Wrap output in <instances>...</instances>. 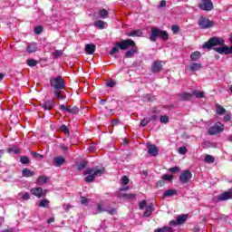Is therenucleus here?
Returning a JSON list of instances; mask_svg holds the SVG:
<instances>
[{
  "label": "nucleus",
  "mask_w": 232,
  "mask_h": 232,
  "mask_svg": "<svg viewBox=\"0 0 232 232\" xmlns=\"http://www.w3.org/2000/svg\"><path fill=\"white\" fill-rule=\"evenodd\" d=\"M179 101H191L193 99V94L189 92H182L179 94Z\"/></svg>",
  "instance_id": "obj_19"
},
{
  "label": "nucleus",
  "mask_w": 232,
  "mask_h": 232,
  "mask_svg": "<svg viewBox=\"0 0 232 232\" xmlns=\"http://www.w3.org/2000/svg\"><path fill=\"white\" fill-rule=\"evenodd\" d=\"M152 72L153 73H159V72L162 71V63L159 61L154 62L152 63V67H151Z\"/></svg>",
  "instance_id": "obj_16"
},
{
  "label": "nucleus",
  "mask_w": 232,
  "mask_h": 232,
  "mask_svg": "<svg viewBox=\"0 0 232 232\" xmlns=\"http://www.w3.org/2000/svg\"><path fill=\"white\" fill-rule=\"evenodd\" d=\"M106 211L110 215H115V208H106V203L104 202H100L97 204V212L94 213V215H97V213H104Z\"/></svg>",
  "instance_id": "obj_5"
},
{
  "label": "nucleus",
  "mask_w": 232,
  "mask_h": 232,
  "mask_svg": "<svg viewBox=\"0 0 232 232\" xmlns=\"http://www.w3.org/2000/svg\"><path fill=\"white\" fill-rule=\"evenodd\" d=\"M179 155H186V153H188V149L186 147H180L178 150Z\"/></svg>",
  "instance_id": "obj_47"
},
{
  "label": "nucleus",
  "mask_w": 232,
  "mask_h": 232,
  "mask_svg": "<svg viewBox=\"0 0 232 232\" xmlns=\"http://www.w3.org/2000/svg\"><path fill=\"white\" fill-rule=\"evenodd\" d=\"M151 213H153V206H148L144 212V217H150Z\"/></svg>",
  "instance_id": "obj_36"
},
{
  "label": "nucleus",
  "mask_w": 232,
  "mask_h": 232,
  "mask_svg": "<svg viewBox=\"0 0 232 232\" xmlns=\"http://www.w3.org/2000/svg\"><path fill=\"white\" fill-rule=\"evenodd\" d=\"M216 110L218 115H224L226 113V109L219 104L216 105Z\"/></svg>",
  "instance_id": "obj_32"
},
{
  "label": "nucleus",
  "mask_w": 232,
  "mask_h": 232,
  "mask_svg": "<svg viewBox=\"0 0 232 232\" xmlns=\"http://www.w3.org/2000/svg\"><path fill=\"white\" fill-rule=\"evenodd\" d=\"M60 110L62 111H66L67 113H68V111H70V108H68L66 105H64V104H62V105H60Z\"/></svg>",
  "instance_id": "obj_56"
},
{
  "label": "nucleus",
  "mask_w": 232,
  "mask_h": 232,
  "mask_svg": "<svg viewBox=\"0 0 232 232\" xmlns=\"http://www.w3.org/2000/svg\"><path fill=\"white\" fill-rule=\"evenodd\" d=\"M150 122H151V120L150 118H144L140 122V126L144 128L145 126H148Z\"/></svg>",
  "instance_id": "obj_40"
},
{
  "label": "nucleus",
  "mask_w": 232,
  "mask_h": 232,
  "mask_svg": "<svg viewBox=\"0 0 232 232\" xmlns=\"http://www.w3.org/2000/svg\"><path fill=\"white\" fill-rule=\"evenodd\" d=\"M130 48H131L130 50L125 53V57L127 59H131V57H133V55L137 53V48L135 47V43H134V46H130Z\"/></svg>",
  "instance_id": "obj_22"
},
{
  "label": "nucleus",
  "mask_w": 232,
  "mask_h": 232,
  "mask_svg": "<svg viewBox=\"0 0 232 232\" xmlns=\"http://www.w3.org/2000/svg\"><path fill=\"white\" fill-rule=\"evenodd\" d=\"M170 173H178V171H180V168L174 167L169 169Z\"/></svg>",
  "instance_id": "obj_57"
},
{
  "label": "nucleus",
  "mask_w": 232,
  "mask_h": 232,
  "mask_svg": "<svg viewBox=\"0 0 232 232\" xmlns=\"http://www.w3.org/2000/svg\"><path fill=\"white\" fill-rule=\"evenodd\" d=\"M205 162H208V164H213V162H215V158L211 155H206Z\"/></svg>",
  "instance_id": "obj_38"
},
{
  "label": "nucleus",
  "mask_w": 232,
  "mask_h": 232,
  "mask_svg": "<svg viewBox=\"0 0 232 232\" xmlns=\"http://www.w3.org/2000/svg\"><path fill=\"white\" fill-rule=\"evenodd\" d=\"M31 155H33V157H34V159H43L44 158V156L42 154H39L35 151H32Z\"/></svg>",
  "instance_id": "obj_52"
},
{
  "label": "nucleus",
  "mask_w": 232,
  "mask_h": 232,
  "mask_svg": "<svg viewBox=\"0 0 232 232\" xmlns=\"http://www.w3.org/2000/svg\"><path fill=\"white\" fill-rule=\"evenodd\" d=\"M36 50H37V44L31 43L27 44L25 52H27V53H35Z\"/></svg>",
  "instance_id": "obj_20"
},
{
  "label": "nucleus",
  "mask_w": 232,
  "mask_h": 232,
  "mask_svg": "<svg viewBox=\"0 0 232 232\" xmlns=\"http://www.w3.org/2000/svg\"><path fill=\"white\" fill-rule=\"evenodd\" d=\"M222 131H224V124H222L221 122H217L208 130L209 135H217V133H222Z\"/></svg>",
  "instance_id": "obj_9"
},
{
  "label": "nucleus",
  "mask_w": 232,
  "mask_h": 232,
  "mask_svg": "<svg viewBox=\"0 0 232 232\" xmlns=\"http://www.w3.org/2000/svg\"><path fill=\"white\" fill-rule=\"evenodd\" d=\"M99 15L101 19H106L108 17V11L106 9H101L99 11Z\"/></svg>",
  "instance_id": "obj_37"
},
{
  "label": "nucleus",
  "mask_w": 232,
  "mask_h": 232,
  "mask_svg": "<svg viewBox=\"0 0 232 232\" xmlns=\"http://www.w3.org/2000/svg\"><path fill=\"white\" fill-rule=\"evenodd\" d=\"M224 39L218 37H212L203 44V48H213V46H223Z\"/></svg>",
  "instance_id": "obj_4"
},
{
  "label": "nucleus",
  "mask_w": 232,
  "mask_h": 232,
  "mask_svg": "<svg viewBox=\"0 0 232 232\" xmlns=\"http://www.w3.org/2000/svg\"><path fill=\"white\" fill-rule=\"evenodd\" d=\"M146 200H143L140 203V209H144L146 208Z\"/></svg>",
  "instance_id": "obj_60"
},
{
  "label": "nucleus",
  "mask_w": 232,
  "mask_h": 232,
  "mask_svg": "<svg viewBox=\"0 0 232 232\" xmlns=\"http://www.w3.org/2000/svg\"><path fill=\"white\" fill-rule=\"evenodd\" d=\"M128 37H142V30L138 29L127 33Z\"/></svg>",
  "instance_id": "obj_21"
},
{
  "label": "nucleus",
  "mask_w": 232,
  "mask_h": 232,
  "mask_svg": "<svg viewBox=\"0 0 232 232\" xmlns=\"http://www.w3.org/2000/svg\"><path fill=\"white\" fill-rule=\"evenodd\" d=\"M54 96L60 101H64V99H66V95L61 92V91H54Z\"/></svg>",
  "instance_id": "obj_30"
},
{
  "label": "nucleus",
  "mask_w": 232,
  "mask_h": 232,
  "mask_svg": "<svg viewBox=\"0 0 232 232\" xmlns=\"http://www.w3.org/2000/svg\"><path fill=\"white\" fill-rule=\"evenodd\" d=\"M192 95L197 97V99H204L206 95H204V92L193 91Z\"/></svg>",
  "instance_id": "obj_34"
},
{
  "label": "nucleus",
  "mask_w": 232,
  "mask_h": 232,
  "mask_svg": "<svg viewBox=\"0 0 232 232\" xmlns=\"http://www.w3.org/2000/svg\"><path fill=\"white\" fill-rule=\"evenodd\" d=\"M19 197H21L23 200H30V193L28 192H25L24 194H19Z\"/></svg>",
  "instance_id": "obj_44"
},
{
  "label": "nucleus",
  "mask_w": 232,
  "mask_h": 232,
  "mask_svg": "<svg viewBox=\"0 0 232 232\" xmlns=\"http://www.w3.org/2000/svg\"><path fill=\"white\" fill-rule=\"evenodd\" d=\"M122 186H126V184H130V179L127 176H123L121 178Z\"/></svg>",
  "instance_id": "obj_45"
},
{
  "label": "nucleus",
  "mask_w": 232,
  "mask_h": 232,
  "mask_svg": "<svg viewBox=\"0 0 232 232\" xmlns=\"http://www.w3.org/2000/svg\"><path fill=\"white\" fill-rule=\"evenodd\" d=\"M130 46H135V42L131 39L122 40L121 42H118L114 44L110 52V55H115V53H119V50H128Z\"/></svg>",
  "instance_id": "obj_1"
},
{
  "label": "nucleus",
  "mask_w": 232,
  "mask_h": 232,
  "mask_svg": "<svg viewBox=\"0 0 232 232\" xmlns=\"http://www.w3.org/2000/svg\"><path fill=\"white\" fill-rule=\"evenodd\" d=\"M111 124L112 126H117V124H119V120H112Z\"/></svg>",
  "instance_id": "obj_63"
},
{
  "label": "nucleus",
  "mask_w": 232,
  "mask_h": 232,
  "mask_svg": "<svg viewBox=\"0 0 232 232\" xmlns=\"http://www.w3.org/2000/svg\"><path fill=\"white\" fill-rule=\"evenodd\" d=\"M53 106H55V102L53 100H46L43 103V108L44 110L50 111V110H52L53 108Z\"/></svg>",
  "instance_id": "obj_17"
},
{
  "label": "nucleus",
  "mask_w": 232,
  "mask_h": 232,
  "mask_svg": "<svg viewBox=\"0 0 232 232\" xmlns=\"http://www.w3.org/2000/svg\"><path fill=\"white\" fill-rule=\"evenodd\" d=\"M51 86H53L55 91L63 90V88H64V81L63 80V77L58 76L54 79H52Z\"/></svg>",
  "instance_id": "obj_7"
},
{
  "label": "nucleus",
  "mask_w": 232,
  "mask_h": 232,
  "mask_svg": "<svg viewBox=\"0 0 232 232\" xmlns=\"http://www.w3.org/2000/svg\"><path fill=\"white\" fill-rule=\"evenodd\" d=\"M147 149L149 155L151 157H157L159 155V149L154 144L147 143Z\"/></svg>",
  "instance_id": "obj_12"
},
{
  "label": "nucleus",
  "mask_w": 232,
  "mask_h": 232,
  "mask_svg": "<svg viewBox=\"0 0 232 232\" xmlns=\"http://www.w3.org/2000/svg\"><path fill=\"white\" fill-rule=\"evenodd\" d=\"M53 57H61L63 55V51L56 50L53 53Z\"/></svg>",
  "instance_id": "obj_53"
},
{
  "label": "nucleus",
  "mask_w": 232,
  "mask_h": 232,
  "mask_svg": "<svg viewBox=\"0 0 232 232\" xmlns=\"http://www.w3.org/2000/svg\"><path fill=\"white\" fill-rule=\"evenodd\" d=\"M200 28L206 30V28H213L215 23L207 17L201 16L198 22Z\"/></svg>",
  "instance_id": "obj_6"
},
{
  "label": "nucleus",
  "mask_w": 232,
  "mask_h": 232,
  "mask_svg": "<svg viewBox=\"0 0 232 232\" xmlns=\"http://www.w3.org/2000/svg\"><path fill=\"white\" fill-rule=\"evenodd\" d=\"M162 180H168L169 182H171L173 180V176L169 174H164L162 176Z\"/></svg>",
  "instance_id": "obj_43"
},
{
  "label": "nucleus",
  "mask_w": 232,
  "mask_h": 232,
  "mask_svg": "<svg viewBox=\"0 0 232 232\" xmlns=\"http://www.w3.org/2000/svg\"><path fill=\"white\" fill-rule=\"evenodd\" d=\"M34 171H32L29 169H24L22 170V176L23 177L30 178V177H34Z\"/></svg>",
  "instance_id": "obj_26"
},
{
  "label": "nucleus",
  "mask_w": 232,
  "mask_h": 232,
  "mask_svg": "<svg viewBox=\"0 0 232 232\" xmlns=\"http://www.w3.org/2000/svg\"><path fill=\"white\" fill-rule=\"evenodd\" d=\"M27 65L34 68V66H37V62L34 59H29L27 60Z\"/></svg>",
  "instance_id": "obj_42"
},
{
  "label": "nucleus",
  "mask_w": 232,
  "mask_h": 232,
  "mask_svg": "<svg viewBox=\"0 0 232 232\" xmlns=\"http://www.w3.org/2000/svg\"><path fill=\"white\" fill-rule=\"evenodd\" d=\"M162 39L163 41H168L169 39V34L166 31H162L157 27L151 28V33L150 39L152 43H156L157 39Z\"/></svg>",
  "instance_id": "obj_3"
},
{
  "label": "nucleus",
  "mask_w": 232,
  "mask_h": 232,
  "mask_svg": "<svg viewBox=\"0 0 232 232\" xmlns=\"http://www.w3.org/2000/svg\"><path fill=\"white\" fill-rule=\"evenodd\" d=\"M231 198H232V189H229L228 191L224 192L218 197V200L219 202L224 200H229Z\"/></svg>",
  "instance_id": "obj_14"
},
{
  "label": "nucleus",
  "mask_w": 232,
  "mask_h": 232,
  "mask_svg": "<svg viewBox=\"0 0 232 232\" xmlns=\"http://www.w3.org/2000/svg\"><path fill=\"white\" fill-rule=\"evenodd\" d=\"M7 153H14V155H19V153H21V149H19L17 147L8 148Z\"/></svg>",
  "instance_id": "obj_28"
},
{
  "label": "nucleus",
  "mask_w": 232,
  "mask_h": 232,
  "mask_svg": "<svg viewBox=\"0 0 232 232\" xmlns=\"http://www.w3.org/2000/svg\"><path fill=\"white\" fill-rule=\"evenodd\" d=\"M164 6H166V1H161L160 3V8H164Z\"/></svg>",
  "instance_id": "obj_62"
},
{
  "label": "nucleus",
  "mask_w": 232,
  "mask_h": 232,
  "mask_svg": "<svg viewBox=\"0 0 232 232\" xmlns=\"http://www.w3.org/2000/svg\"><path fill=\"white\" fill-rule=\"evenodd\" d=\"M175 195H177V190L168 189L164 192L163 197L168 198V197H173Z\"/></svg>",
  "instance_id": "obj_29"
},
{
  "label": "nucleus",
  "mask_w": 232,
  "mask_h": 232,
  "mask_svg": "<svg viewBox=\"0 0 232 232\" xmlns=\"http://www.w3.org/2000/svg\"><path fill=\"white\" fill-rule=\"evenodd\" d=\"M102 173H104V168L102 169H86L84 175H86L85 177V182H93V180H95V179H97V177H101V175H102Z\"/></svg>",
  "instance_id": "obj_2"
},
{
  "label": "nucleus",
  "mask_w": 232,
  "mask_h": 232,
  "mask_svg": "<svg viewBox=\"0 0 232 232\" xmlns=\"http://www.w3.org/2000/svg\"><path fill=\"white\" fill-rule=\"evenodd\" d=\"M150 121H159V116L158 115H152L150 118H149Z\"/></svg>",
  "instance_id": "obj_61"
},
{
  "label": "nucleus",
  "mask_w": 232,
  "mask_h": 232,
  "mask_svg": "<svg viewBox=\"0 0 232 232\" xmlns=\"http://www.w3.org/2000/svg\"><path fill=\"white\" fill-rule=\"evenodd\" d=\"M160 121L162 124H168L169 122V117L168 115L160 116Z\"/></svg>",
  "instance_id": "obj_39"
},
{
  "label": "nucleus",
  "mask_w": 232,
  "mask_h": 232,
  "mask_svg": "<svg viewBox=\"0 0 232 232\" xmlns=\"http://www.w3.org/2000/svg\"><path fill=\"white\" fill-rule=\"evenodd\" d=\"M200 68H202V64L201 63H192L188 66L189 72H198V70H200Z\"/></svg>",
  "instance_id": "obj_23"
},
{
  "label": "nucleus",
  "mask_w": 232,
  "mask_h": 232,
  "mask_svg": "<svg viewBox=\"0 0 232 232\" xmlns=\"http://www.w3.org/2000/svg\"><path fill=\"white\" fill-rule=\"evenodd\" d=\"M34 34H36L37 35L43 34V26H36L34 28Z\"/></svg>",
  "instance_id": "obj_49"
},
{
  "label": "nucleus",
  "mask_w": 232,
  "mask_h": 232,
  "mask_svg": "<svg viewBox=\"0 0 232 232\" xmlns=\"http://www.w3.org/2000/svg\"><path fill=\"white\" fill-rule=\"evenodd\" d=\"M88 166V162L86 161H82L79 165H78V169L81 170V169H84V168Z\"/></svg>",
  "instance_id": "obj_50"
},
{
  "label": "nucleus",
  "mask_w": 232,
  "mask_h": 232,
  "mask_svg": "<svg viewBox=\"0 0 232 232\" xmlns=\"http://www.w3.org/2000/svg\"><path fill=\"white\" fill-rule=\"evenodd\" d=\"M191 177H192L191 171L185 170L179 176V182H181V184H188V182L191 180Z\"/></svg>",
  "instance_id": "obj_11"
},
{
  "label": "nucleus",
  "mask_w": 232,
  "mask_h": 232,
  "mask_svg": "<svg viewBox=\"0 0 232 232\" xmlns=\"http://www.w3.org/2000/svg\"><path fill=\"white\" fill-rule=\"evenodd\" d=\"M31 193L37 197V198H41V197H46V193L43 191V188H31Z\"/></svg>",
  "instance_id": "obj_13"
},
{
  "label": "nucleus",
  "mask_w": 232,
  "mask_h": 232,
  "mask_svg": "<svg viewBox=\"0 0 232 232\" xmlns=\"http://www.w3.org/2000/svg\"><path fill=\"white\" fill-rule=\"evenodd\" d=\"M154 232H173V228L171 227H163L161 228L155 229Z\"/></svg>",
  "instance_id": "obj_35"
},
{
  "label": "nucleus",
  "mask_w": 232,
  "mask_h": 232,
  "mask_svg": "<svg viewBox=\"0 0 232 232\" xmlns=\"http://www.w3.org/2000/svg\"><path fill=\"white\" fill-rule=\"evenodd\" d=\"M20 162H21V164H29L30 163V159L26 156H22L20 158Z\"/></svg>",
  "instance_id": "obj_41"
},
{
  "label": "nucleus",
  "mask_w": 232,
  "mask_h": 232,
  "mask_svg": "<svg viewBox=\"0 0 232 232\" xmlns=\"http://www.w3.org/2000/svg\"><path fill=\"white\" fill-rule=\"evenodd\" d=\"M230 43L232 44V34L229 38ZM215 52L220 53L221 55L225 53V55H229L232 53V45L227 47V45H224L223 47H216L214 48Z\"/></svg>",
  "instance_id": "obj_8"
},
{
  "label": "nucleus",
  "mask_w": 232,
  "mask_h": 232,
  "mask_svg": "<svg viewBox=\"0 0 232 232\" xmlns=\"http://www.w3.org/2000/svg\"><path fill=\"white\" fill-rule=\"evenodd\" d=\"M169 226H179V222L177 221V219H173L169 221Z\"/></svg>",
  "instance_id": "obj_59"
},
{
  "label": "nucleus",
  "mask_w": 232,
  "mask_h": 232,
  "mask_svg": "<svg viewBox=\"0 0 232 232\" xmlns=\"http://www.w3.org/2000/svg\"><path fill=\"white\" fill-rule=\"evenodd\" d=\"M49 179L46 176H40L37 179V184H39V186H43V184H46V182H48Z\"/></svg>",
  "instance_id": "obj_27"
},
{
  "label": "nucleus",
  "mask_w": 232,
  "mask_h": 232,
  "mask_svg": "<svg viewBox=\"0 0 232 232\" xmlns=\"http://www.w3.org/2000/svg\"><path fill=\"white\" fill-rule=\"evenodd\" d=\"M60 130L65 133V135H68L70 133V130H68V127H66V125H62L60 127Z\"/></svg>",
  "instance_id": "obj_46"
},
{
  "label": "nucleus",
  "mask_w": 232,
  "mask_h": 232,
  "mask_svg": "<svg viewBox=\"0 0 232 232\" xmlns=\"http://www.w3.org/2000/svg\"><path fill=\"white\" fill-rule=\"evenodd\" d=\"M115 84H117L115 82V81L111 80V81H109L107 82L106 85L109 87V88H113L115 86Z\"/></svg>",
  "instance_id": "obj_55"
},
{
  "label": "nucleus",
  "mask_w": 232,
  "mask_h": 232,
  "mask_svg": "<svg viewBox=\"0 0 232 232\" xmlns=\"http://www.w3.org/2000/svg\"><path fill=\"white\" fill-rule=\"evenodd\" d=\"M68 113H74V114L79 113V108L76 106H74L71 109L69 108Z\"/></svg>",
  "instance_id": "obj_48"
},
{
  "label": "nucleus",
  "mask_w": 232,
  "mask_h": 232,
  "mask_svg": "<svg viewBox=\"0 0 232 232\" xmlns=\"http://www.w3.org/2000/svg\"><path fill=\"white\" fill-rule=\"evenodd\" d=\"M94 26L96 28H100L101 30H104V28H106V26H108V24H106V22H104L102 20H98L94 23Z\"/></svg>",
  "instance_id": "obj_24"
},
{
  "label": "nucleus",
  "mask_w": 232,
  "mask_h": 232,
  "mask_svg": "<svg viewBox=\"0 0 232 232\" xmlns=\"http://www.w3.org/2000/svg\"><path fill=\"white\" fill-rule=\"evenodd\" d=\"M81 202L83 206H88L89 202H90V199L84 198V197H82L81 198Z\"/></svg>",
  "instance_id": "obj_51"
},
{
  "label": "nucleus",
  "mask_w": 232,
  "mask_h": 232,
  "mask_svg": "<svg viewBox=\"0 0 232 232\" xmlns=\"http://www.w3.org/2000/svg\"><path fill=\"white\" fill-rule=\"evenodd\" d=\"M50 206V200L48 199H42L38 203V208H48Z\"/></svg>",
  "instance_id": "obj_31"
},
{
  "label": "nucleus",
  "mask_w": 232,
  "mask_h": 232,
  "mask_svg": "<svg viewBox=\"0 0 232 232\" xmlns=\"http://www.w3.org/2000/svg\"><path fill=\"white\" fill-rule=\"evenodd\" d=\"M157 184L162 188V186H164V179L158 181Z\"/></svg>",
  "instance_id": "obj_64"
},
{
  "label": "nucleus",
  "mask_w": 232,
  "mask_h": 232,
  "mask_svg": "<svg viewBox=\"0 0 232 232\" xmlns=\"http://www.w3.org/2000/svg\"><path fill=\"white\" fill-rule=\"evenodd\" d=\"M96 46L95 44H87L85 45V53L88 54V55H92L95 53V50H96Z\"/></svg>",
  "instance_id": "obj_18"
},
{
  "label": "nucleus",
  "mask_w": 232,
  "mask_h": 232,
  "mask_svg": "<svg viewBox=\"0 0 232 232\" xmlns=\"http://www.w3.org/2000/svg\"><path fill=\"white\" fill-rule=\"evenodd\" d=\"M176 220L178 221L179 226L184 224L188 220V215H179L177 217Z\"/></svg>",
  "instance_id": "obj_25"
},
{
  "label": "nucleus",
  "mask_w": 232,
  "mask_h": 232,
  "mask_svg": "<svg viewBox=\"0 0 232 232\" xmlns=\"http://www.w3.org/2000/svg\"><path fill=\"white\" fill-rule=\"evenodd\" d=\"M171 30H172L173 34H178L179 31L180 30V27H179V25H172Z\"/></svg>",
  "instance_id": "obj_54"
},
{
  "label": "nucleus",
  "mask_w": 232,
  "mask_h": 232,
  "mask_svg": "<svg viewBox=\"0 0 232 232\" xmlns=\"http://www.w3.org/2000/svg\"><path fill=\"white\" fill-rule=\"evenodd\" d=\"M224 121H225V122H229V121H231V114L227 113V114L224 116Z\"/></svg>",
  "instance_id": "obj_58"
},
{
  "label": "nucleus",
  "mask_w": 232,
  "mask_h": 232,
  "mask_svg": "<svg viewBox=\"0 0 232 232\" xmlns=\"http://www.w3.org/2000/svg\"><path fill=\"white\" fill-rule=\"evenodd\" d=\"M200 52L196 51L190 54L191 61H198L200 59Z\"/></svg>",
  "instance_id": "obj_33"
},
{
  "label": "nucleus",
  "mask_w": 232,
  "mask_h": 232,
  "mask_svg": "<svg viewBox=\"0 0 232 232\" xmlns=\"http://www.w3.org/2000/svg\"><path fill=\"white\" fill-rule=\"evenodd\" d=\"M200 10H205L206 12H209L213 10V2L211 0H202L198 5Z\"/></svg>",
  "instance_id": "obj_10"
},
{
  "label": "nucleus",
  "mask_w": 232,
  "mask_h": 232,
  "mask_svg": "<svg viewBox=\"0 0 232 232\" xmlns=\"http://www.w3.org/2000/svg\"><path fill=\"white\" fill-rule=\"evenodd\" d=\"M64 162H66V160L63 156L54 157L53 160V166H56V168H61Z\"/></svg>",
  "instance_id": "obj_15"
}]
</instances>
